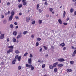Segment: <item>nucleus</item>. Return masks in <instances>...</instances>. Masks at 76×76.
<instances>
[{
  "instance_id": "47",
  "label": "nucleus",
  "mask_w": 76,
  "mask_h": 76,
  "mask_svg": "<svg viewBox=\"0 0 76 76\" xmlns=\"http://www.w3.org/2000/svg\"><path fill=\"white\" fill-rule=\"evenodd\" d=\"M30 57H31V58H32V57H33V56H32V54H30Z\"/></svg>"
},
{
  "instance_id": "33",
  "label": "nucleus",
  "mask_w": 76,
  "mask_h": 76,
  "mask_svg": "<svg viewBox=\"0 0 76 76\" xmlns=\"http://www.w3.org/2000/svg\"><path fill=\"white\" fill-rule=\"evenodd\" d=\"M39 45V43L38 42H36V46L37 47H38V46Z\"/></svg>"
},
{
  "instance_id": "9",
  "label": "nucleus",
  "mask_w": 76,
  "mask_h": 76,
  "mask_svg": "<svg viewBox=\"0 0 76 76\" xmlns=\"http://www.w3.org/2000/svg\"><path fill=\"white\" fill-rule=\"evenodd\" d=\"M32 63V58H31L28 60V63L29 64H31Z\"/></svg>"
},
{
  "instance_id": "15",
  "label": "nucleus",
  "mask_w": 76,
  "mask_h": 76,
  "mask_svg": "<svg viewBox=\"0 0 76 76\" xmlns=\"http://www.w3.org/2000/svg\"><path fill=\"white\" fill-rule=\"evenodd\" d=\"M22 37V35L20 34L19 35H18L17 36L16 38H17V39H19V38H21Z\"/></svg>"
},
{
  "instance_id": "57",
  "label": "nucleus",
  "mask_w": 76,
  "mask_h": 76,
  "mask_svg": "<svg viewBox=\"0 0 76 76\" xmlns=\"http://www.w3.org/2000/svg\"><path fill=\"white\" fill-rule=\"evenodd\" d=\"M1 18H4V15H1Z\"/></svg>"
},
{
  "instance_id": "42",
  "label": "nucleus",
  "mask_w": 76,
  "mask_h": 76,
  "mask_svg": "<svg viewBox=\"0 0 76 76\" xmlns=\"http://www.w3.org/2000/svg\"><path fill=\"white\" fill-rule=\"evenodd\" d=\"M3 23L4 24H5L6 23V20H4Z\"/></svg>"
},
{
  "instance_id": "32",
  "label": "nucleus",
  "mask_w": 76,
  "mask_h": 76,
  "mask_svg": "<svg viewBox=\"0 0 76 76\" xmlns=\"http://www.w3.org/2000/svg\"><path fill=\"white\" fill-rule=\"evenodd\" d=\"M22 4H20L18 5V7L19 8H21L22 7Z\"/></svg>"
},
{
  "instance_id": "26",
  "label": "nucleus",
  "mask_w": 76,
  "mask_h": 76,
  "mask_svg": "<svg viewBox=\"0 0 76 76\" xmlns=\"http://www.w3.org/2000/svg\"><path fill=\"white\" fill-rule=\"evenodd\" d=\"M37 41H40L41 40V39L40 38H38L37 39Z\"/></svg>"
},
{
  "instance_id": "44",
  "label": "nucleus",
  "mask_w": 76,
  "mask_h": 76,
  "mask_svg": "<svg viewBox=\"0 0 76 76\" xmlns=\"http://www.w3.org/2000/svg\"><path fill=\"white\" fill-rule=\"evenodd\" d=\"M76 15V11H75L74 13L73 16H75Z\"/></svg>"
},
{
  "instance_id": "29",
  "label": "nucleus",
  "mask_w": 76,
  "mask_h": 76,
  "mask_svg": "<svg viewBox=\"0 0 76 76\" xmlns=\"http://www.w3.org/2000/svg\"><path fill=\"white\" fill-rule=\"evenodd\" d=\"M70 64H74V61H70Z\"/></svg>"
},
{
  "instance_id": "22",
  "label": "nucleus",
  "mask_w": 76,
  "mask_h": 76,
  "mask_svg": "<svg viewBox=\"0 0 76 76\" xmlns=\"http://www.w3.org/2000/svg\"><path fill=\"white\" fill-rule=\"evenodd\" d=\"M49 67L50 69H53V66L52 65H50L49 66Z\"/></svg>"
},
{
  "instance_id": "21",
  "label": "nucleus",
  "mask_w": 76,
  "mask_h": 76,
  "mask_svg": "<svg viewBox=\"0 0 76 76\" xmlns=\"http://www.w3.org/2000/svg\"><path fill=\"white\" fill-rule=\"evenodd\" d=\"M63 66V64H59L58 65V67H62Z\"/></svg>"
},
{
  "instance_id": "38",
  "label": "nucleus",
  "mask_w": 76,
  "mask_h": 76,
  "mask_svg": "<svg viewBox=\"0 0 76 76\" xmlns=\"http://www.w3.org/2000/svg\"><path fill=\"white\" fill-rule=\"evenodd\" d=\"M43 48H44V49H45V50H47L48 48H47V47L45 46H43Z\"/></svg>"
},
{
  "instance_id": "27",
  "label": "nucleus",
  "mask_w": 76,
  "mask_h": 76,
  "mask_svg": "<svg viewBox=\"0 0 76 76\" xmlns=\"http://www.w3.org/2000/svg\"><path fill=\"white\" fill-rule=\"evenodd\" d=\"M39 7V4H37V10H38Z\"/></svg>"
},
{
  "instance_id": "3",
  "label": "nucleus",
  "mask_w": 76,
  "mask_h": 76,
  "mask_svg": "<svg viewBox=\"0 0 76 76\" xmlns=\"http://www.w3.org/2000/svg\"><path fill=\"white\" fill-rule=\"evenodd\" d=\"M13 49H9L7 52V54H9L11 52H13Z\"/></svg>"
},
{
  "instance_id": "23",
  "label": "nucleus",
  "mask_w": 76,
  "mask_h": 76,
  "mask_svg": "<svg viewBox=\"0 0 76 76\" xmlns=\"http://www.w3.org/2000/svg\"><path fill=\"white\" fill-rule=\"evenodd\" d=\"M53 8H49V10L50 12H52V11H53Z\"/></svg>"
},
{
  "instance_id": "2",
  "label": "nucleus",
  "mask_w": 76,
  "mask_h": 76,
  "mask_svg": "<svg viewBox=\"0 0 76 76\" xmlns=\"http://www.w3.org/2000/svg\"><path fill=\"white\" fill-rule=\"evenodd\" d=\"M15 59H17L18 61H20L21 60V56H19L17 55L15 56Z\"/></svg>"
},
{
  "instance_id": "64",
  "label": "nucleus",
  "mask_w": 76,
  "mask_h": 76,
  "mask_svg": "<svg viewBox=\"0 0 76 76\" xmlns=\"http://www.w3.org/2000/svg\"><path fill=\"white\" fill-rule=\"evenodd\" d=\"M74 5L75 6H76V2L74 4Z\"/></svg>"
},
{
  "instance_id": "34",
  "label": "nucleus",
  "mask_w": 76,
  "mask_h": 76,
  "mask_svg": "<svg viewBox=\"0 0 76 76\" xmlns=\"http://www.w3.org/2000/svg\"><path fill=\"white\" fill-rule=\"evenodd\" d=\"M71 48H72V49H73V50H76V48H75L73 46H71Z\"/></svg>"
},
{
  "instance_id": "13",
  "label": "nucleus",
  "mask_w": 76,
  "mask_h": 76,
  "mask_svg": "<svg viewBox=\"0 0 76 76\" xmlns=\"http://www.w3.org/2000/svg\"><path fill=\"white\" fill-rule=\"evenodd\" d=\"M65 16H66V11H64L63 15V18H65Z\"/></svg>"
},
{
  "instance_id": "10",
  "label": "nucleus",
  "mask_w": 76,
  "mask_h": 76,
  "mask_svg": "<svg viewBox=\"0 0 76 76\" xmlns=\"http://www.w3.org/2000/svg\"><path fill=\"white\" fill-rule=\"evenodd\" d=\"M58 22L59 24H62V23H63V22H62V21L60 19H59L58 20Z\"/></svg>"
},
{
  "instance_id": "61",
  "label": "nucleus",
  "mask_w": 76,
  "mask_h": 76,
  "mask_svg": "<svg viewBox=\"0 0 76 76\" xmlns=\"http://www.w3.org/2000/svg\"><path fill=\"white\" fill-rule=\"evenodd\" d=\"M22 13H20L19 15L20 16H21V15H22Z\"/></svg>"
},
{
  "instance_id": "24",
  "label": "nucleus",
  "mask_w": 76,
  "mask_h": 76,
  "mask_svg": "<svg viewBox=\"0 0 76 76\" xmlns=\"http://www.w3.org/2000/svg\"><path fill=\"white\" fill-rule=\"evenodd\" d=\"M12 41L14 42H15L16 41V38H14L13 39Z\"/></svg>"
},
{
  "instance_id": "1",
  "label": "nucleus",
  "mask_w": 76,
  "mask_h": 76,
  "mask_svg": "<svg viewBox=\"0 0 76 76\" xmlns=\"http://www.w3.org/2000/svg\"><path fill=\"white\" fill-rule=\"evenodd\" d=\"M26 67L31 68V69L32 70H34V69H35L34 66H32V65L31 64L29 65L28 64H26Z\"/></svg>"
},
{
  "instance_id": "14",
  "label": "nucleus",
  "mask_w": 76,
  "mask_h": 76,
  "mask_svg": "<svg viewBox=\"0 0 76 76\" xmlns=\"http://www.w3.org/2000/svg\"><path fill=\"white\" fill-rule=\"evenodd\" d=\"M15 15V11H12L11 12V16H13V15Z\"/></svg>"
},
{
  "instance_id": "50",
  "label": "nucleus",
  "mask_w": 76,
  "mask_h": 76,
  "mask_svg": "<svg viewBox=\"0 0 76 76\" xmlns=\"http://www.w3.org/2000/svg\"><path fill=\"white\" fill-rule=\"evenodd\" d=\"M7 5L8 6H10V2H8L7 3Z\"/></svg>"
},
{
  "instance_id": "37",
  "label": "nucleus",
  "mask_w": 76,
  "mask_h": 76,
  "mask_svg": "<svg viewBox=\"0 0 76 76\" xmlns=\"http://www.w3.org/2000/svg\"><path fill=\"white\" fill-rule=\"evenodd\" d=\"M18 69L19 70H21V66H18Z\"/></svg>"
},
{
  "instance_id": "63",
  "label": "nucleus",
  "mask_w": 76,
  "mask_h": 76,
  "mask_svg": "<svg viewBox=\"0 0 76 76\" xmlns=\"http://www.w3.org/2000/svg\"><path fill=\"white\" fill-rule=\"evenodd\" d=\"M40 61H41V60L40 59H39L38 61V62H40Z\"/></svg>"
},
{
  "instance_id": "52",
  "label": "nucleus",
  "mask_w": 76,
  "mask_h": 76,
  "mask_svg": "<svg viewBox=\"0 0 76 76\" xmlns=\"http://www.w3.org/2000/svg\"><path fill=\"white\" fill-rule=\"evenodd\" d=\"M69 20V17H68L66 19V21H68Z\"/></svg>"
},
{
  "instance_id": "58",
  "label": "nucleus",
  "mask_w": 76,
  "mask_h": 76,
  "mask_svg": "<svg viewBox=\"0 0 76 76\" xmlns=\"http://www.w3.org/2000/svg\"><path fill=\"white\" fill-rule=\"evenodd\" d=\"M49 14H47L46 15V17H49Z\"/></svg>"
},
{
  "instance_id": "7",
  "label": "nucleus",
  "mask_w": 76,
  "mask_h": 76,
  "mask_svg": "<svg viewBox=\"0 0 76 76\" xmlns=\"http://www.w3.org/2000/svg\"><path fill=\"white\" fill-rule=\"evenodd\" d=\"M58 61H60V62H63L64 61V60L63 58H60L58 60Z\"/></svg>"
},
{
  "instance_id": "19",
  "label": "nucleus",
  "mask_w": 76,
  "mask_h": 76,
  "mask_svg": "<svg viewBox=\"0 0 76 76\" xmlns=\"http://www.w3.org/2000/svg\"><path fill=\"white\" fill-rule=\"evenodd\" d=\"M15 62H16V59H14L12 62V64H15Z\"/></svg>"
},
{
  "instance_id": "12",
  "label": "nucleus",
  "mask_w": 76,
  "mask_h": 76,
  "mask_svg": "<svg viewBox=\"0 0 76 76\" xmlns=\"http://www.w3.org/2000/svg\"><path fill=\"white\" fill-rule=\"evenodd\" d=\"M59 45L60 47H64V46H65V44L64 43H63Z\"/></svg>"
},
{
  "instance_id": "54",
  "label": "nucleus",
  "mask_w": 76,
  "mask_h": 76,
  "mask_svg": "<svg viewBox=\"0 0 76 76\" xmlns=\"http://www.w3.org/2000/svg\"><path fill=\"white\" fill-rule=\"evenodd\" d=\"M14 25H16L18 24V23H17V22H15L14 23Z\"/></svg>"
},
{
  "instance_id": "48",
  "label": "nucleus",
  "mask_w": 76,
  "mask_h": 76,
  "mask_svg": "<svg viewBox=\"0 0 76 76\" xmlns=\"http://www.w3.org/2000/svg\"><path fill=\"white\" fill-rule=\"evenodd\" d=\"M63 24V25H67V23H64Z\"/></svg>"
},
{
  "instance_id": "53",
  "label": "nucleus",
  "mask_w": 76,
  "mask_h": 76,
  "mask_svg": "<svg viewBox=\"0 0 76 76\" xmlns=\"http://www.w3.org/2000/svg\"><path fill=\"white\" fill-rule=\"evenodd\" d=\"M73 53L76 54V50H74L73 52Z\"/></svg>"
},
{
  "instance_id": "59",
  "label": "nucleus",
  "mask_w": 76,
  "mask_h": 76,
  "mask_svg": "<svg viewBox=\"0 0 76 76\" xmlns=\"http://www.w3.org/2000/svg\"><path fill=\"white\" fill-rule=\"evenodd\" d=\"M42 48H41L40 50V52L42 51Z\"/></svg>"
},
{
  "instance_id": "5",
  "label": "nucleus",
  "mask_w": 76,
  "mask_h": 76,
  "mask_svg": "<svg viewBox=\"0 0 76 76\" xmlns=\"http://www.w3.org/2000/svg\"><path fill=\"white\" fill-rule=\"evenodd\" d=\"M4 34H3L0 36V38L1 39H2L4 38Z\"/></svg>"
},
{
  "instance_id": "20",
  "label": "nucleus",
  "mask_w": 76,
  "mask_h": 76,
  "mask_svg": "<svg viewBox=\"0 0 76 76\" xmlns=\"http://www.w3.org/2000/svg\"><path fill=\"white\" fill-rule=\"evenodd\" d=\"M70 13H73V11H74V10H73V8H71L70 10Z\"/></svg>"
},
{
  "instance_id": "60",
  "label": "nucleus",
  "mask_w": 76,
  "mask_h": 76,
  "mask_svg": "<svg viewBox=\"0 0 76 76\" xmlns=\"http://www.w3.org/2000/svg\"><path fill=\"white\" fill-rule=\"evenodd\" d=\"M16 43H18V42H19V40H16Z\"/></svg>"
},
{
  "instance_id": "41",
  "label": "nucleus",
  "mask_w": 76,
  "mask_h": 76,
  "mask_svg": "<svg viewBox=\"0 0 76 76\" xmlns=\"http://www.w3.org/2000/svg\"><path fill=\"white\" fill-rule=\"evenodd\" d=\"M28 52H26L24 55V56H26L28 55Z\"/></svg>"
},
{
  "instance_id": "36",
  "label": "nucleus",
  "mask_w": 76,
  "mask_h": 76,
  "mask_svg": "<svg viewBox=\"0 0 76 76\" xmlns=\"http://www.w3.org/2000/svg\"><path fill=\"white\" fill-rule=\"evenodd\" d=\"M35 23V21H33L32 22V25H34Z\"/></svg>"
},
{
  "instance_id": "45",
  "label": "nucleus",
  "mask_w": 76,
  "mask_h": 76,
  "mask_svg": "<svg viewBox=\"0 0 76 76\" xmlns=\"http://www.w3.org/2000/svg\"><path fill=\"white\" fill-rule=\"evenodd\" d=\"M39 11L40 12V13H42V10L41 9H39Z\"/></svg>"
},
{
  "instance_id": "11",
  "label": "nucleus",
  "mask_w": 76,
  "mask_h": 76,
  "mask_svg": "<svg viewBox=\"0 0 76 76\" xmlns=\"http://www.w3.org/2000/svg\"><path fill=\"white\" fill-rule=\"evenodd\" d=\"M8 48L9 49H12V50H13L14 47H13V46H10L8 47Z\"/></svg>"
},
{
  "instance_id": "18",
  "label": "nucleus",
  "mask_w": 76,
  "mask_h": 76,
  "mask_svg": "<svg viewBox=\"0 0 76 76\" xmlns=\"http://www.w3.org/2000/svg\"><path fill=\"white\" fill-rule=\"evenodd\" d=\"M13 35H15V36H16V35H17V32H16V31H14L13 32Z\"/></svg>"
},
{
  "instance_id": "55",
  "label": "nucleus",
  "mask_w": 76,
  "mask_h": 76,
  "mask_svg": "<svg viewBox=\"0 0 76 76\" xmlns=\"http://www.w3.org/2000/svg\"><path fill=\"white\" fill-rule=\"evenodd\" d=\"M34 34H33L31 35V38H34Z\"/></svg>"
},
{
  "instance_id": "40",
  "label": "nucleus",
  "mask_w": 76,
  "mask_h": 76,
  "mask_svg": "<svg viewBox=\"0 0 76 76\" xmlns=\"http://www.w3.org/2000/svg\"><path fill=\"white\" fill-rule=\"evenodd\" d=\"M6 40L7 42H9V41H10V39H9V38H7Z\"/></svg>"
},
{
  "instance_id": "31",
  "label": "nucleus",
  "mask_w": 76,
  "mask_h": 76,
  "mask_svg": "<svg viewBox=\"0 0 76 76\" xmlns=\"http://www.w3.org/2000/svg\"><path fill=\"white\" fill-rule=\"evenodd\" d=\"M28 33V32L26 31H25L23 32V34L24 35H25L26 34Z\"/></svg>"
},
{
  "instance_id": "49",
  "label": "nucleus",
  "mask_w": 76,
  "mask_h": 76,
  "mask_svg": "<svg viewBox=\"0 0 76 76\" xmlns=\"http://www.w3.org/2000/svg\"><path fill=\"white\" fill-rule=\"evenodd\" d=\"M45 4V5H48V3H47V2H45V3H44Z\"/></svg>"
},
{
  "instance_id": "17",
  "label": "nucleus",
  "mask_w": 76,
  "mask_h": 76,
  "mask_svg": "<svg viewBox=\"0 0 76 76\" xmlns=\"http://www.w3.org/2000/svg\"><path fill=\"white\" fill-rule=\"evenodd\" d=\"M39 24V25H40L42 23V21L41 20H39L38 21Z\"/></svg>"
},
{
  "instance_id": "56",
  "label": "nucleus",
  "mask_w": 76,
  "mask_h": 76,
  "mask_svg": "<svg viewBox=\"0 0 76 76\" xmlns=\"http://www.w3.org/2000/svg\"><path fill=\"white\" fill-rule=\"evenodd\" d=\"M66 48L65 47H64L63 48V50L64 51V50H66Z\"/></svg>"
},
{
  "instance_id": "4",
  "label": "nucleus",
  "mask_w": 76,
  "mask_h": 76,
  "mask_svg": "<svg viewBox=\"0 0 76 76\" xmlns=\"http://www.w3.org/2000/svg\"><path fill=\"white\" fill-rule=\"evenodd\" d=\"M58 62H56L53 64V67H56L57 66V65H58Z\"/></svg>"
},
{
  "instance_id": "16",
  "label": "nucleus",
  "mask_w": 76,
  "mask_h": 76,
  "mask_svg": "<svg viewBox=\"0 0 76 76\" xmlns=\"http://www.w3.org/2000/svg\"><path fill=\"white\" fill-rule=\"evenodd\" d=\"M13 16H12V15H11L10 17L9 18L10 21H11V20H12L13 19Z\"/></svg>"
},
{
  "instance_id": "46",
  "label": "nucleus",
  "mask_w": 76,
  "mask_h": 76,
  "mask_svg": "<svg viewBox=\"0 0 76 76\" xmlns=\"http://www.w3.org/2000/svg\"><path fill=\"white\" fill-rule=\"evenodd\" d=\"M75 54L74 53H73L72 54V57H75Z\"/></svg>"
},
{
  "instance_id": "43",
  "label": "nucleus",
  "mask_w": 76,
  "mask_h": 76,
  "mask_svg": "<svg viewBox=\"0 0 76 76\" xmlns=\"http://www.w3.org/2000/svg\"><path fill=\"white\" fill-rule=\"evenodd\" d=\"M15 18L16 19H19V17H18V16H15Z\"/></svg>"
},
{
  "instance_id": "39",
  "label": "nucleus",
  "mask_w": 76,
  "mask_h": 76,
  "mask_svg": "<svg viewBox=\"0 0 76 76\" xmlns=\"http://www.w3.org/2000/svg\"><path fill=\"white\" fill-rule=\"evenodd\" d=\"M27 4V3L26 2H23V5H24V6H25Z\"/></svg>"
},
{
  "instance_id": "8",
  "label": "nucleus",
  "mask_w": 76,
  "mask_h": 76,
  "mask_svg": "<svg viewBox=\"0 0 76 76\" xmlns=\"http://www.w3.org/2000/svg\"><path fill=\"white\" fill-rule=\"evenodd\" d=\"M66 71L67 72H73L72 70L70 69H66Z\"/></svg>"
},
{
  "instance_id": "35",
  "label": "nucleus",
  "mask_w": 76,
  "mask_h": 76,
  "mask_svg": "<svg viewBox=\"0 0 76 76\" xmlns=\"http://www.w3.org/2000/svg\"><path fill=\"white\" fill-rule=\"evenodd\" d=\"M10 27L11 28H13V25L12 24H11L10 25Z\"/></svg>"
},
{
  "instance_id": "28",
  "label": "nucleus",
  "mask_w": 76,
  "mask_h": 76,
  "mask_svg": "<svg viewBox=\"0 0 76 76\" xmlns=\"http://www.w3.org/2000/svg\"><path fill=\"white\" fill-rule=\"evenodd\" d=\"M54 71L55 72H57V68H55L54 69Z\"/></svg>"
},
{
  "instance_id": "62",
  "label": "nucleus",
  "mask_w": 76,
  "mask_h": 76,
  "mask_svg": "<svg viewBox=\"0 0 76 76\" xmlns=\"http://www.w3.org/2000/svg\"><path fill=\"white\" fill-rule=\"evenodd\" d=\"M51 47H52V48H53V49H54V47L53 46H52Z\"/></svg>"
},
{
  "instance_id": "25",
  "label": "nucleus",
  "mask_w": 76,
  "mask_h": 76,
  "mask_svg": "<svg viewBox=\"0 0 76 76\" xmlns=\"http://www.w3.org/2000/svg\"><path fill=\"white\" fill-rule=\"evenodd\" d=\"M15 53H16V54H19L20 52L19 50H17L15 51Z\"/></svg>"
},
{
  "instance_id": "51",
  "label": "nucleus",
  "mask_w": 76,
  "mask_h": 76,
  "mask_svg": "<svg viewBox=\"0 0 76 76\" xmlns=\"http://www.w3.org/2000/svg\"><path fill=\"white\" fill-rule=\"evenodd\" d=\"M26 0H23L22 1V3H24L26 2Z\"/></svg>"
},
{
  "instance_id": "6",
  "label": "nucleus",
  "mask_w": 76,
  "mask_h": 76,
  "mask_svg": "<svg viewBox=\"0 0 76 76\" xmlns=\"http://www.w3.org/2000/svg\"><path fill=\"white\" fill-rule=\"evenodd\" d=\"M30 20V17H26V22H29Z\"/></svg>"
},
{
  "instance_id": "30",
  "label": "nucleus",
  "mask_w": 76,
  "mask_h": 76,
  "mask_svg": "<svg viewBox=\"0 0 76 76\" xmlns=\"http://www.w3.org/2000/svg\"><path fill=\"white\" fill-rule=\"evenodd\" d=\"M45 66V64H44L42 66V68H44Z\"/></svg>"
}]
</instances>
